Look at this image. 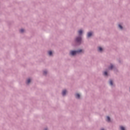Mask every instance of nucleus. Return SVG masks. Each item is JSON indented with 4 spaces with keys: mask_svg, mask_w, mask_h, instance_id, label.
<instances>
[{
    "mask_svg": "<svg viewBox=\"0 0 130 130\" xmlns=\"http://www.w3.org/2000/svg\"><path fill=\"white\" fill-rule=\"evenodd\" d=\"M81 52H83V50L80 49L78 51H71L70 53L71 55H76L77 53H81Z\"/></svg>",
    "mask_w": 130,
    "mask_h": 130,
    "instance_id": "1",
    "label": "nucleus"
},
{
    "mask_svg": "<svg viewBox=\"0 0 130 130\" xmlns=\"http://www.w3.org/2000/svg\"><path fill=\"white\" fill-rule=\"evenodd\" d=\"M81 41H82V38L80 37L76 39L77 42H81Z\"/></svg>",
    "mask_w": 130,
    "mask_h": 130,
    "instance_id": "2",
    "label": "nucleus"
},
{
    "mask_svg": "<svg viewBox=\"0 0 130 130\" xmlns=\"http://www.w3.org/2000/svg\"><path fill=\"white\" fill-rule=\"evenodd\" d=\"M80 96L81 95L79 93H77L76 94H75L76 98H77L78 99H79Z\"/></svg>",
    "mask_w": 130,
    "mask_h": 130,
    "instance_id": "3",
    "label": "nucleus"
},
{
    "mask_svg": "<svg viewBox=\"0 0 130 130\" xmlns=\"http://www.w3.org/2000/svg\"><path fill=\"white\" fill-rule=\"evenodd\" d=\"M66 94H67V90H63L62 91V94L63 96H64V95H66Z\"/></svg>",
    "mask_w": 130,
    "mask_h": 130,
    "instance_id": "4",
    "label": "nucleus"
},
{
    "mask_svg": "<svg viewBox=\"0 0 130 130\" xmlns=\"http://www.w3.org/2000/svg\"><path fill=\"white\" fill-rule=\"evenodd\" d=\"M92 34V32H88V33L87 34V37H91Z\"/></svg>",
    "mask_w": 130,
    "mask_h": 130,
    "instance_id": "5",
    "label": "nucleus"
},
{
    "mask_svg": "<svg viewBox=\"0 0 130 130\" xmlns=\"http://www.w3.org/2000/svg\"><path fill=\"white\" fill-rule=\"evenodd\" d=\"M107 121H108V122H110V117H109V116H107Z\"/></svg>",
    "mask_w": 130,
    "mask_h": 130,
    "instance_id": "6",
    "label": "nucleus"
},
{
    "mask_svg": "<svg viewBox=\"0 0 130 130\" xmlns=\"http://www.w3.org/2000/svg\"><path fill=\"white\" fill-rule=\"evenodd\" d=\"M78 33H79V35H82V34L83 33V30H80L78 31Z\"/></svg>",
    "mask_w": 130,
    "mask_h": 130,
    "instance_id": "7",
    "label": "nucleus"
},
{
    "mask_svg": "<svg viewBox=\"0 0 130 130\" xmlns=\"http://www.w3.org/2000/svg\"><path fill=\"white\" fill-rule=\"evenodd\" d=\"M31 82V79H28L26 81V84H29Z\"/></svg>",
    "mask_w": 130,
    "mask_h": 130,
    "instance_id": "8",
    "label": "nucleus"
},
{
    "mask_svg": "<svg viewBox=\"0 0 130 130\" xmlns=\"http://www.w3.org/2000/svg\"><path fill=\"white\" fill-rule=\"evenodd\" d=\"M110 85H111V86H113V82L112 81V80H110Z\"/></svg>",
    "mask_w": 130,
    "mask_h": 130,
    "instance_id": "9",
    "label": "nucleus"
},
{
    "mask_svg": "<svg viewBox=\"0 0 130 130\" xmlns=\"http://www.w3.org/2000/svg\"><path fill=\"white\" fill-rule=\"evenodd\" d=\"M102 50H103V49H102V48H101V47H99V51H102Z\"/></svg>",
    "mask_w": 130,
    "mask_h": 130,
    "instance_id": "10",
    "label": "nucleus"
},
{
    "mask_svg": "<svg viewBox=\"0 0 130 130\" xmlns=\"http://www.w3.org/2000/svg\"><path fill=\"white\" fill-rule=\"evenodd\" d=\"M24 31H25V30H24L23 29H21L20 30V33H23L24 32Z\"/></svg>",
    "mask_w": 130,
    "mask_h": 130,
    "instance_id": "11",
    "label": "nucleus"
},
{
    "mask_svg": "<svg viewBox=\"0 0 130 130\" xmlns=\"http://www.w3.org/2000/svg\"><path fill=\"white\" fill-rule=\"evenodd\" d=\"M120 129L121 130H125V129L124 128V127L121 126H120Z\"/></svg>",
    "mask_w": 130,
    "mask_h": 130,
    "instance_id": "12",
    "label": "nucleus"
},
{
    "mask_svg": "<svg viewBox=\"0 0 130 130\" xmlns=\"http://www.w3.org/2000/svg\"><path fill=\"white\" fill-rule=\"evenodd\" d=\"M109 70H112L113 69V65H111L110 67L109 68Z\"/></svg>",
    "mask_w": 130,
    "mask_h": 130,
    "instance_id": "13",
    "label": "nucleus"
},
{
    "mask_svg": "<svg viewBox=\"0 0 130 130\" xmlns=\"http://www.w3.org/2000/svg\"><path fill=\"white\" fill-rule=\"evenodd\" d=\"M48 53H49V55H51L52 54V52H51V51H49Z\"/></svg>",
    "mask_w": 130,
    "mask_h": 130,
    "instance_id": "14",
    "label": "nucleus"
},
{
    "mask_svg": "<svg viewBox=\"0 0 130 130\" xmlns=\"http://www.w3.org/2000/svg\"><path fill=\"white\" fill-rule=\"evenodd\" d=\"M119 28H120V29H122V26H121L120 24H119Z\"/></svg>",
    "mask_w": 130,
    "mask_h": 130,
    "instance_id": "15",
    "label": "nucleus"
},
{
    "mask_svg": "<svg viewBox=\"0 0 130 130\" xmlns=\"http://www.w3.org/2000/svg\"><path fill=\"white\" fill-rule=\"evenodd\" d=\"M104 75H105V76H107V72L105 71V72H104Z\"/></svg>",
    "mask_w": 130,
    "mask_h": 130,
    "instance_id": "16",
    "label": "nucleus"
},
{
    "mask_svg": "<svg viewBox=\"0 0 130 130\" xmlns=\"http://www.w3.org/2000/svg\"><path fill=\"white\" fill-rule=\"evenodd\" d=\"M46 74H47V72L44 71V75H46Z\"/></svg>",
    "mask_w": 130,
    "mask_h": 130,
    "instance_id": "17",
    "label": "nucleus"
},
{
    "mask_svg": "<svg viewBox=\"0 0 130 130\" xmlns=\"http://www.w3.org/2000/svg\"><path fill=\"white\" fill-rule=\"evenodd\" d=\"M101 130H104V129H101Z\"/></svg>",
    "mask_w": 130,
    "mask_h": 130,
    "instance_id": "18",
    "label": "nucleus"
}]
</instances>
